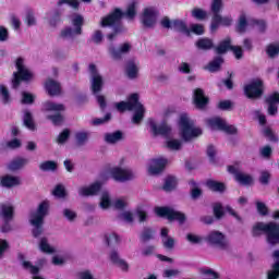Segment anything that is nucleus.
<instances>
[{
  "label": "nucleus",
  "mask_w": 279,
  "mask_h": 279,
  "mask_svg": "<svg viewBox=\"0 0 279 279\" xmlns=\"http://www.w3.org/2000/svg\"><path fill=\"white\" fill-rule=\"evenodd\" d=\"M128 19L129 21H134L136 19V2H131L126 11L123 12L120 8H116L109 14L101 17L100 27H112L116 33L125 32V26H123V17Z\"/></svg>",
  "instance_id": "1"
},
{
  "label": "nucleus",
  "mask_w": 279,
  "mask_h": 279,
  "mask_svg": "<svg viewBox=\"0 0 279 279\" xmlns=\"http://www.w3.org/2000/svg\"><path fill=\"white\" fill-rule=\"evenodd\" d=\"M265 234L268 245H279V223L270 222H256L252 228V236H262Z\"/></svg>",
  "instance_id": "2"
},
{
  "label": "nucleus",
  "mask_w": 279,
  "mask_h": 279,
  "mask_svg": "<svg viewBox=\"0 0 279 279\" xmlns=\"http://www.w3.org/2000/svg\"><path fill=\"white\" fill-rule=\"evenodd\" d=\"M49 201L45 199L38 205L36 211L31 215L29 221L34 227L32 230L34 239H38V236L45 232V228L43 226H45V217L49 215Z\"/></svg>",
  "instance_id": "3"
},
{
  "label": "nucleus",
  "mask_w": 279,
  "mask_h": 279,
  "mask_svg": "<svg viewBox=\"0 0 279 279\" xmlns=\"http://www.w3.org/2000/svg\"><path fill=\"white\" fill-rule=\"evenodd\" d=\"M221 10H223V0H213L210 11L213 13L210 32L215 33L219 27H230L233 23L231 16H222Z\"/></svg>",
  "instance_id": "4"
},
{
  "label": "nucleus",
  "mask_w": 279,
  "mask_h": 279,
  "mask_svg": "<svg viewBox=\"0 0 279 279\" xmlns=\"http://www.w3.org/2000/svg\"><path fill=\"white\" fill-rule=\"evenodd\" d=\"M15 69L16 71L13 72V77L11 81L12 88L14 90L20 88L23 82H32V80H34V73H32L27 66H25V59H23V57H19L15 60Z\"/></svg>",
  "instance_id": "5"
},
{
  "label": "nucleus",
  "mask_w": 279,
  "mask_h": 279,
  "mask_svg": "<svg viewBox=\"0 0 279 279\" xmlns=\"http://www.w3.org/2000/svg\"><path fill=\"white\" fill-rule=\"evenodd\" d=\"M179 125L181 128V137L185 143L191 141L192 138H197V136H202V129L194 128L195 122L189 119L186 113H182L180 117Z\"/></svg>",
  "instance_id": "6"
},
{
  "label": "nucleus",
  "mask_w": 279,
  "mask_h": 279,
  "mask_svg": "<svg viewBox=\"0 0 279 279\" xmlns=\"http://www.w3.org/2000/svg\"><path fill=\"white\" fill-rule=\"evenodd\" d=\"M46 112H57L54 114H48L46 119L51 121L52 125L60 126L64 123V116L60 112H64L65 108L62 104H56L53 101H47L44 104Z\"/></svg>",
  "instance_id": "7"
},
{
  "label": "nucleus",
  "mask_w": 279,
  "mask_h": 279,
  "mask_svg": "<svg viewBox=\"0 0 279 279\" xmlns=\"http://www.w3.org/2000/svg\"><path fill=\"white\" fill-rule=\"evenodd\" d=\"M155 215L168 221H178L181 226L186 221V215L182 211H177L169 206L155 207Z\"/></svg>",
  "instance_id": "8"
},
{
  "label": "nucleus",
  "mask_w": 279,
  "mask_h": 279,
  "mask_svg": "<svg viewBox=\"0 0 279 279\" xmlns=\"http://www.w3.org/2000/svg\"><path fill=\"white\" fill-rule=\"evenodd\" d=\"M244 95L247 99H260L265 95V82L263 78H253L244 85Z\"/></svg>",
  "instance_id": "9"
},
{
  "label": "nucleus",
  "mask_w": 279,
  "mask_h": 279,
  "mask_svg": "<svg viewBox=\"0 0 279 279\" xmlns=\"http://www.w3.org/2000/svg\"><path fill=\"white\" fill-rule=\"evenodd\" d=\"M72 25L74 28L71 26H66L63 28L60 33L61 38H75V36H82L83 34V28L84 27V16L80 14H75L72 17Z\"/></svg>",
  "instance_id": "10"
},
{
  "label": "nucleus",
  "mask_w": 279,
  "mask_h": 279,
  "mask_svg": "<svg viewBox=\"0 0 279 279\" xmlns=\"http://www.w3.org/2000/svg\"><path fill=\"white\" fill-rule=\"evenodd\" d=\"M0 219L3 221L0 232L3 234L12 232V225L10 222L14 220V206L2 203L0 205Z\"/></svg>",
  "instance_id": "11"
},
{
  "label": "nucleus",
  "mask_w": 279,
  "mask_h": 279,
  "mask_svg": "<svg viewBox=\"0 0 279 279\" xmlns=\"http://www.w3.org/2000/svg\"><path fill=\"white\" fill-rule=\"evenodd\" d=\"M227 171L228 173H231V175H234L235 182H239V184H242L243 186H250V184H253L254 182L252 175L239 171V168L235 166H228Z\"/></svg>",
  "instance_id": "12"
},
{
  "label": "nucleus",
  "mask_w": 279,
  "mask_h": 279,
  "mask_svg": "<svg viewBox=\"0 0 279 279\" xmlns=\"http://www.w3.org/2000/svg\"><path fill=\"white\" fill-rule=\"evenodd\" d=\"M207 243L213 245L214 247H218L219 250H226L228 247V242L226 241V235L219 231H211L207 238Z\"/></svg>",
  "instance_id": "13"
},
{
  "label": "nucleus",
  "mask_w": 279,
  "mask_h": 279,
  "mask_svg": "<svg viewBox=\"0 0 279 279\" xmlns=\"http://www.w3.org/2000/svg\"><path fill=\"white\" fill-rule=\"evenodd\" d=\"M148 124L153 136H169V134H171V126L167 123H162L158 126L154 119H149Z\"/></svg>",
  "instance_id": "14"
},
{
  "label": "nucleus",
  "mask_w": 279,
  "mask_h": 279,
  "mask_svg": "<svg viewBox=\"0 0 279 279\" xmlns=\"http://www.w3.org/2000/svg\"><path fill=\"white\" fill-rule=\"evenodd\" d=\"M132 50V45L130 43L122 44L119 49L114 47V45H110L108 48L109 54L113 60H121L123 58V54L130 53Z\"/></svg>",
  "instance_id": "15"
},
{
  "label": "nucleus",
  "mask_w": 279,
  "mask_h": 279,
  "mask_svg": "<svg viewBox=\"0 0 279 279\" xmlns=\"http://www.w3.org/2000/svg\"><path fill=\"white\" fill-rule=\"evenodd\" d=\"M110 174L116 182H128V180H132L134 178L132 171L122 169L120 167L112 168L110 170Z\"/></svg>",
  "instance_id": "16"
},
{
  "label": "nucleus",
  "mask_w": 279,
  "mask_h": 279,
  "mask_svg": "<svg viewBox=\"0 0 279 279\" xmlns=\"http://www.w3.org/2000/svg\"><path fill=\"white\" fill-rule=\"evenodd\" d=\"M138 104V94H131L128 101H120L116 105L119 112H125V110L132 111Z\"/></svg>",
  "instance_id": "17"
},
{
  "label": "nucleus",
  "mask_w": 279,
  "mask_h": 279,
  "mask_svg": "<svg viewBox=\"0 0 279 279\" xmlns=\"http://www.w3.org/2000/svg\"><path fill=\"white\" fill-rule=\"evenodd\" d=\"M168 160L165 158L151 159L150 166L148 167V173L150 175H160L167 167Z\"/></svg>",
  "instance_id": "18"
},
{
  "label": "nucleus",
  "mask_w": 279,
  "mask_h": 279,
  "mask_svg": "<svg viewBox=\"0 0 279 279\" xmlns=\"http://www.w3.org/2000/svg\"><path fill=\"white\" fill-rule=\"evenodd\" d=\"M193 99L194 105L198 110H204V108H206L208 106V102L210 101V99L206 97V95L204 94V89L202 88L194 89Z\"/></svg>",
  "instance_id": "19"
},
{
  "label": "nucleus",
  "mask_w": 279,
  "mask_h": 279,
  "mask_svg": "<svg viewBox=\"0 0 279 279\" xmlns=\"http://www.w3.org/2000/svg\"><path fill=\"white\" fill-rule=\"evenodd\" d=\"M101 182L97 181L95 183H92L89 186L81 187L78 194L82 197H93L99 194V192L101 191Z\"/></svg>",
  "instance_id": "20"
},
{
  "label": "nucleus",
  "mask_w": 279,
  "mask_h": 279,
  "mask_svg": "<svg viewBox=\"0 0 279 279\" xmlns=\"http://www.w3.org/2000/svg\"><path fill=\"white\" fill-rule=\"evenodd\" d=\"M45 88L50 97L62 95V86L53 78H48L45 83Z\"/></svg>",
  "instance_id": "21"
},
{
  "label": "nucleus",
  "mask_w": 279,
  "mask_h": 279,
  "mask_svg": "<svg viewBox=\"0 0 279 279\" xmlns=\"http://www.w3.org/2000/svg\"><path fill=\"white\" fill-rule=\"evenodd\" d=\"M142 23L144 27H154V25H156V11L149 8L145 9L142 16Z\"/></svg>",
  "instance_id": "22"
},
{
  "label": "nucleus",
  "mask_w": 279,
  "mask_h": 279,
  "mask_svg": "<svg viewBox=\"0 0 279 279\" xmlns=\"http://www.w3.org/2000/svg\"><path fill=\"white\" fill-rule=\"evenodd\" d=\"M104 90V76L95 75L90 78L92 95H99Z\"/></svg>",
  "instance_id": "23"
},
{
  "label": "nucleus",
  "mask_w": 279,
  "mask_h": 279,
  "mask_svg": "<svg viewBox=\"0 0 279 279\" xmlns=\"http://www.w3.org/2000/svg\"><path fill=\"white\" fill-rule=\"evenodd\" d=\"M21 179L19 177H12L10 174H5L3 177H0V185L4 189H12L14 186H20Z\"/></svg>",
  "instance_id": "24"
},
{
  "label": "nucleus",
  "mask_w": 279,
  "mask_h": 279,
  "mask_svg": "<svg viewBox=\"0 0 279 279\" xmlns=\"http://www.w3.org/2000/svg\"><path fill=\"white\" fill-rule=\"evenodd\" d=\"M223 57L217 56L208 62V64L205 66V70L209 71V73H219V71H221V66L223 65Z\"/></svg>",
  "instance_id": "25"
},
{
  "label": "nucleus",
  "mask_w": 279,
  "mask_h": 279,
  "mask_svg": "<svg viewBox=\"0 0 279 279\" xmlns=\"http://www.w3.org/2000/svg\"><path fill=\"white\" fill-rule=\"evenodd\" d=\"M17 259L21 260L22 267L33 276H38V274H40V268H38V266H34L32 262L25 260V255L23 253L17 254Z\"/></svg>",
  "instance_id": "26"
},
{
  "label": "nucleus",
  "mask_w": 279,
  "mask_h": 279,
  "mask_svg": "<svg viewBox=\"0 0 279 279\" xmlns=\"http://www.w3.org/2000/svg\"><path fill=\"white\" fill-rule=\"evenodd\" d=\"M125 73L129 80H136L138 77V65L134 59H130L125 63Z\"/></svg>",
  "instance_id": "27"
},
{
  "label": "nucleus",
  "mask_w": 279,
  "mask_h": 279,
  "mask_svg": "<svg viewBox=\"0 0 279 279\" xmlns=\"http://www.w3.org/2000/svg\"><path fill=\"white\" fill-rule=\"evenodd\" d=\"M110 260L113 265H117L122 271H130V265L124 259L119 257V253L117 251H112L110 253Z\"/></svg>",
  "instance_id": "28"
},
{
  "label": "nucleus",
  "mask_w": 279,
  "mask_h": 279,
  "mask_svg": "<svg viewBox=\"0 0 279 279\" xmlns=\"http://www.w3.org/2000/svg\"><path fill=\"white\" fill-rule=\"evenodd\" d=\"M195 47L198 48L199 51H210V49H215V43L208 37H203L195 43Z\"/></svg>",
  "instance_id": "29"
},
{
  "label": "nucleus",
  "mask_w": 279,
  "mask_h": 279,
  "mask_svg": "<svg viewBox=\"0 0 279 279\" xmlns=\"http://www.w3.org/2000/svg\"><path fill=\"white\" fill-rule=\"evenodd\" d=\"M206 186L214 193H226V183L209 179L206 181Z\"/></svg>",
  "instance_id": "30"
},
{
  "label": "nucleus",
  "mask_w": 279,
  "mask_h": 279,
  "mask_svg": "<svg viewBox=\"0 0 279 279\" xmlns=\"http://www.w3.org/2000/svg\"><path fill=\"white\" fill-rule=\"evenodd\" d=\"M134 114H133V123H135L136 125H138V123H141V121H143V119H145V107L143 106V104H141L137 100V104L134 107Z\"/></svg>",
  "instance_id": "31"
},
{
  "label": "nucleus",
  "mask_w": 279,
  "mask_h": 279,
  "mask_svg": "<svg viewBox=\"0 0 279 279\" xmlns=\"http://www.w3.org/2000/svg\"><path fill=\"white\" fill-rule=\"evenodd\" d=\"M232 49V39L227 38L219 43V45L215 48V52L218 56H223V53H228Z\"/></svg>",
  "instance_id": "32"
},
{
  "label": "nucleus",
  "mask_w": 279,
  "mask_h": 279,
  "mask_svg": "<svg viewBox=\"0 0 279 279\" xmlns=\"http://www.w3.org/2000/svg\"><path fill=\"white\" fill-rule=\"evenodd\" d=\"M28 162H29V159L17 157L9 163V170L19 171V169H23V167H25V165H27Z\"/></svg>",
  "instance_id": "33"
},
{
  "label": "nucleus",
  "mask_w": 279,
  "mask_h": 279,
  "mask_svg": "<svg viewBox=\"0 0 279 279\" xmlns=\"http://www.w3.org/2000/svg\"><path fill=\"white\" fill-rule=\"evenodd\" d=\"M172 27L175 32H181L182 34H186V36H191V29H189L185 21L173 20Z\"/></svg>",
  "instance_id": "34"
},
{
  "label": "nucleus",
  "mask_w": 279,
  "mask_h": 279,
  "mask_svg": "<svg viewBox=\"0 0 279 279\" xmlns=\"http://www.w3.org/2000/svg\"><path fill=\"white\" fill-rule=\"evenodd\" d=\"M106 143H109V145H114L116 143H119V141H123V132L116 131L113 133H107L105 135Z\"/></svg>",
  "instance_id": "35"
},
{
  "label": "nucleus",
  "mask_w": 279,
  "mask_h": 279,
  "mask_svg": "<svg viewBox=\"0 0 279 279\" xmlns=\"http://www.w3.org/2000/svg\"><path fill=\"white\" fill-rule=\"evenodd\" d=\"M177 186H178V179L175 177H173V175H168L165 179V183H163L162 189L167 193H170L171 191H175Z\"/></svg>",
  "instance_id": "36"
},
{
  "label": "nucleus",
  "mask_w": 279,
  "mask_h": 279,
  "mask_svg": "<svg viewBox=\"0 0 279 279\" xmlns=\"http://www.w3.org/2000/svg\"><path fill=\"white\" fill-rule=\"evenodd\" d=\"M156 231L150 227H145L140 234V240L142 243H148V241H153Z\"/></svg>",
  "instance_id": "37"
},
{
  "label": "nucleus",
  "mask_w": 279,
  "mask_h": 279,
  "mask_svg": "<svg viewBox=\"0 0 279 279\" xmlns=\"http://www.w3.org/2000/svg\"><path fill=\"white\" fill-rule=\"evenodd\" d=\"M207 125L210 130H219L220 132L226 125V122L221 118H210L207 120Z\"/></svg>",
  "instance_id": "38"
},
{
  "label": "nucleus",
  "mask_w": 279,
  "mask_h": 279,
  "mask_svg": "<svg viewBox=\"0 0 279 279\" xmlns=\"http://www.w3.org/2000/svg\"><path fill=\"white\" fill-rule=\"evenodd\" d=\"M247 31V16L245 14H241L238 21V24L235 26V32L238 34H245Z\"/></svg>",
  "instance_id": "39"
},
{
  "label": "nucleus",
  "mask_w": 279,
  "mask_h": 279,
  "mask_svg": "<svg viewBox=\"0 0 279 279\" xmlns=\"http://www.w3.org/2000/svg\"><path fill=\"white\" fill-rule=\"evenodd\" d=\"M213 213L215 219L218 221L221 220L222 217H226V210H223V205L221 203H215L213 205Z\"/></svg>",
  "instance_id": "40"
},
{
  "label": "nucleus",
  "mask_w": 279,
  "mask_h": 279,
  "mask_svg": "<svg viewBox=\"0 0 279 279\" xmlns=\"http://www.w3.org/2000/svg\"><path fill=\"white\" fill-rule=\"evenodd\" d=\"M39 250L44 252V254H54L56 248L51 247L49 242L47 241V238H41L40 243H39Z\"/></svg>",
  "instance_id": "41"
},
{
  "label": "nucleus",
  "mask_w": 279,
  "mask_h": 279,
  "mask_svg": "<svg viewBox=\"0 0 279 279\" xmlns=\"http://www.w3.org/2000/svg\"><path fill=\"white\" fill-rule=\"evenodd\" d=\"M40 171H57L58 163L53 160H47L39 165Z\"/></svg>",
  "instance_id": "42"
},
{
  "label": "nucleus",
  "mask_w": 279,
  "mask_h": 279,
  "mask_svg": "<svg viewBox=\"0 0 279 279\" xmlns=\"http://www.w3.org/2000/svg\"><path fill=\"white\" fill-rule=\"evenodd\" d=\"M105 241L108 246L110 245H119L121 243V239L117 233L105 234Z\"/></svg>",
  "instance_id": "43"
},
{
  "label": "nucleus",
  "mask_w": 279,
  "mask_h": 279,
  "mask_svg": "<svg viewBox=\"0 0 279 279\" xmlns=\"http://www.w3.org/2000/svg\"><path fill=\"white\" fill-rule=\"evenodd\" d=\"M255 206L258 215H260L262 217H267V215H269V207H267L265 203L260 201H255Z\"/></svg>",
  "instance_id": "44"
},
{
  "label": "nucleus",
  "mask_w": 279,
  "mask_h": 279,
  "mask_svg": "<svg viewBox=\"0 0 279 279\" xmlns=\"http://www.w3.org/2000/svg\"><path fill=\"white\" fill-rule=\"evenodd\" d=\"M24 125L28 130H36V124L34 123V117L32 116V112L26 111L24 114Z\"/></svg>",
  "instance_id": "45"
},
{
  "label": "nucleus",
  "mask_w": 279,
  "mask_h": 279,
  "mask_svg": "<svg viewBox=\"0 0 279 279\" xmlns=\"http://www.w3.org/2000/svg\"><path fill=\"white\" fill-rule=\"evenodd\" d=\"M206 154H207V156H208V158H209V162H210L211 165H217V158H216V156H217V149L215 148V146H214L213 144H209V145L207 146Z\"/></svg>",
  "instance_id": "46"
},
{
  "label": "nucleus",
  "mask_w": 279,
  "mask_h": 279,
  "mask_svg": "<svg viewBox=\"0 0 279 279\" xmlns=\"http://www.w3.org/2000/svg\"><path fill=\"white\" fill-rule=\"evenodd\" d=\"M192 16L193 19H196V21H205V19L208 16V13L199 8H194L192 10Z\"/></svg>",
  "instance_id": "47"
},
{
  "label": "nucleus",
  "mask_w": 279,
  "mask_h": 279,
  "mask_svg": "<svg viewBox=\"0 0 279 279\" xmlns=\"http://www.w3.org/2000/svg\"><path fill=\"white\" fill-rule=\"evenodd\" d=\"M76 143L80 147L88 143V132H77L75 133Z\"/></svg>",
  "instance_id": "48"
},
{
  "label": "nucleus",
  "mask_w": 279,
  "mask_h": 279,
  "mask_svg": "<svg viewBox=\"0 0 279 279\" xmlns=\"http://www.w3.org/2000/svg\"><path fill=\"white\" fill-rule=\"evenodd\" d=\"M166 147L172 151H179V149H182V142L179 140H169L166 144Z\"/></svg>",
  "instance_id": "49"
},
{
  "label": "nucleus",
  "mask_w": 279,
  "mask_h": 279,
  "mask_svg": "<svg viewBox=\"0 0 279 279\" xmlns=\"http://www.w3.org/2000/svg\"><path fill=\"white\" fill-rule=\"evenodd\" d=\"M0 95L2 97V104L8 105L11 101L10 98V90H8V87L5 85H0Z\"/></svg>",
  "instance_id": "50"
},
{
  "label": "nucleus",
  "mask_w": 279,
  "mask_h": 279,
  "mask_svg": "<svg viewBox=\"0 0 279 279\" xmlns=\"http://www.w3.org/2000/svg\"><path fill=\"white\" fill-rule=\"evenodd\" d=\"M69 5L70 8H73V10H80V1L78 0H59L57 2V5Z\"/></svg>",
  "instance_id": "51"
},
{
  "label": "nucleus",
  "mask_w": 279,
  "mask_h": 279,
  "mask_svg": "<svg viewBox=\"0 0 279 279\" xmlns=\"http://www.w3.org/2000/svg\"><path fill=\"white\" fill-rule=\"evenodd\" d=\"M279 278V260L272 265V269L267 272V279H278Z\"/></svg>",
  "instance_id": "52"
},
{
  "label": "nucleus",
  "mask_w": 279,
  "mask_h": 279,
  "mask_svg": "<svg viewBox=\"0 0 279 279\" xmlns=\"http://www.w3.org/2000/svg\"><path fill=\"white\" fill-rule=\"evenodd\" d=\"M252 25H256L259 34L267 32V22L265 20H253Z\"/></svg>",
  "instance_id": "53"
},
{
  "label": "nucleus",
  "mask_w": 279,
  "mask_h": 279,
  "mask_svg": "<svg viewBox=\"0 0 279 279\" xmlns=\"http://www.w3.org/2000/svg\"><path fill=\"white\" fill-rule=\"evenodd\" d=\"M71 136V131L69 129H64L58 136L57 143L62 145L63 143H66L69 141V137Z\"/></svg>",
  "instance_id": "54"
},
{
  "label": "nucleus",
  "mask_w": 279,
  "mask_h": 279,
  "mask_svg": "<svg viewBox=\"0 0 279 279\" xmlns=\"http://www.w3.org/2000/svg\"><path fill=\"white\" fill-rule=\"evenodd\" d=\"M112 119V113H106L104 118H95L93 120V125H104V123H108Z\"/></svg>",
  "instance_id": "55"
},
{
  "label": "nucleus",
  "mask_w": 279,
  "mask_h": 279,
  "mask_svg": "<svg viewBox=\"0 0 279 279\" xmlns=\"http://www.w3.org/2000/svg\"><path fill=\"white\" fill-rule=\"evenodd\" d=\"M35 99L36 98L34 97V95H32L27 92L22 93V104L32 105V104H34Z\"/></svg>",
  "instance_id": "56"
},
{
  "label": "nucleus",
  "mask_w": 279,
  "mask_h": 279,
  "mask_svg": "<svg viewBox=\"0 0 279 279\" xmlns=\"http://www.w3.org/2000/svg\"><path fill=\"white\" fill-rule=\"evenodd\" d=\"M25 23L27 24L28 27L36 25V17L34 16V11L28 10L26 12Z\"/></svg>",
  "instance_id": "57"
},
{
  "label": "nucleus",
  "mask_w": 279,
  "mask_h": 279,
  "mask_svg": "<svg viewBox=\"0 0 279 279\" xmlns=\"http://www.w3.org/2000/svg\"><path fill=\"white\" fill-rule=\"evenodd\" d=\"M104 41V33L101 31H95L92 36V43H95V45H101Z\"/></svg>",
  "instance_id": "58"
},
{
  "label": "nucleus",
  "mask_w": 279,
  "mask_h": 279,
  "mask_svg": "<svg viewBox=\"0 0 279 279\" xmlns=\"http://www.w3.org/2000/svg\"><path fill=\"white\" fill-rule=\"evenodd\" d=\"M100 207L101 208H110V194L108 192H104L101 199H100Z\"/></svg>",
  "instance_id": "59"
},
{
  "label": "nucleus",
  "mask_w": 279,
  "mask_h": 279,
  "mask_svg": "<svg viewBox=\"0 0 279 279\" xmlns=\"http://www.w3.org/2000/svg\"><path fill=\"white\" fill-rule=\"evenodd\" d=\"M269 180H271V173H269V171H262L259 177L260 184L267 186V184H269Z\"/></svg>",
  "instance_id": "60"
},
{
  "label": "nucleus",
  "mask_w": 279,
  "mask_h": 279,
  "mask_svg": "<svg viewBox=\"0 0 279 279\" xmlns=\"http://www.w3.org/2000/svg\"><path fill=\"white\" fill-rule=\"evenodd\" d=\"M191 32L195 34L196 36H204V25L202 24H193L191 26Z\"/></svg>",
  "instance_id": "61"
},
{
  "label": "nucleus",
  "mask_w": 279,
  "mask_h": 279,
  "mask_svg": "<svg viewBox=\"0 0 279 279\" xmlns=\"http://www.w3.org/2000/svg\"><path fill=\"white\" fill-rule=\"evenodd\" d=\"M63 217L68 219V221H75L77 219V214L69 208L63 209Z\"/></svg>",
  "instance_id": "62"
},
{
  "label": "nucleus",
  "mask_w": 279,
  "mask_h": 279,
  "mask_svg": "<svg viewBox=\"0 0 279 279\" xmlns=\"http://www.w3.org/2000/svg\"><path fill=\"white\" fill-rule=\"evenodd\" d=\"M52 193L54 197H66V190L61 184L57 185Z\"/></svg>",
  "instance_id": "63"
},
{
  "label": "nucleus",
  "mask_w": 279,
  "mask_h": 279,
  "mask_svg": "<svg viewBox=\"0 0 279 279\" xmlns=\"http://www.w3.org/2000/svg\"><path fill=\"white\" fill-rule=\"evenodd\" d=\"M266 104H279V93L275 92L266 98Z\"/></svg>",
  "instance_id": "64"
}]
</instances>
